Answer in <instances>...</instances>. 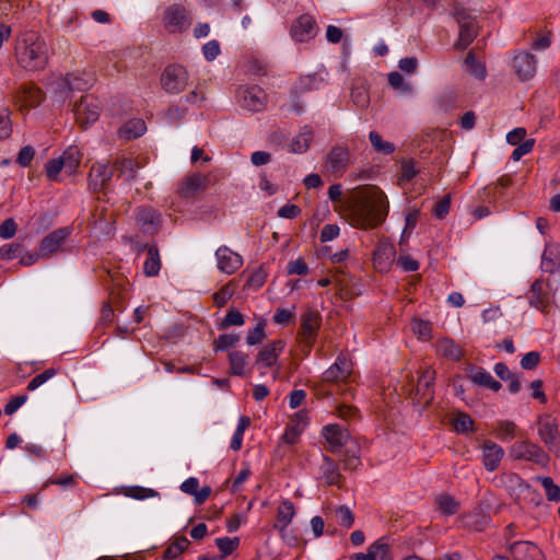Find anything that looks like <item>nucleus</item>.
<instances>
[{
  "label": "nucleus",
  "mask_w": 560,
  "mask_h": 560,
  "mask_svg": "<svg viewBox=\"0 0 560 560\" xmlns=\"http://www.w3.org/2000/svg\"><path fill=\"white\" fill-rule=\"evenodd\" d=\"M335 516L338 524L347 529L351 528L354 523L353 512L346 505L335 509Z\"/></svg>",
  "instance_id": "c03bdc74"
},
{
  "label": "nucleus",
  "mask_w": 560,
  "mask_h": 560,
  "mask_svg": "<svg viewBox=\"0 0 560 560\" xmlns=\"http://www.w3.org/2000/svg\"><path fill=\"white\" fill-rule=\"evenodd\" d=\"M57 374V370L55 369H47L43 373L36 375L28 384H27V390H35L40 385L46 383L48 380L54 377Z\"/></svg>",
  "instance_id": "864d4df0"
},
{
  "label": "nucleus",
  "mask_w": 560,
  "mask_h": 560,
  "mask_svg": "<svg viewBox=\"0 0 560 560\" xmlns=\"http://www.w3.org/2000/svg\"><path fill=\"white\" fill-rule=\"evenodd\" d=\"M439 511L444 515H454L458 511V503L450 494H440L435 500Z\"/></svg>",
  "instance_id": "58836bf2"
},
{
  "label": "nucleus",
  "mask_w": 560,
  "mask_h": 560,
  "mask_svg": "<svg viewBox=\"0 0 560 560\" xmlns=\"http://www.w3.org/2000/svg\"><path fill=\"white\" fill-rule=\"evenodd\" d=\"M388 83L396 90H400L402 92H411V86L406 83L404 77L399 72L389 73Z\"/></svg>",
  "instance_id": "4d7b16f0"
},
{
  "label": "nucleus",
  "mask_w": 560,
  "mask_h": 560,
  "mask_svg": "<svg viewBox=\"0 0 560 560\" xmlns=\"http://www.w3.org/2000/svg\"><path fill=\"white\" fill-rule=\"evenodd\" d=\"M373 560H393L390 546L384 538L377 539L369 547Z\"/></svg>",
  "instance_id": "e433bc0d"
},
{
  "label": "nucleus",
  "mask_w": 560,
  "mask_h": 560,
  "mask_svg": "<svg viewBox=\"0 0 560 560\" xmlns=\"http://www.w3.org/2000/svg\"><path fill=\"white\" fill-rule=\"evenodd\" d=\"M12 132L10 112L7 107H0V139H7Z\"/></svg>",
  "instance_id": "3c124183"
},
{
  "label": "nucleus",
  "mask_w": 560,
  "mask_h": 560,
  "mask_svg": "<svg viewBox=\"0 0 560 560\" xmlns=\"http://www.w3.org/2000/svg\"><path fill=\"white\" fill-rule=\"evenodd\" d=\"M62 170L65 171V166L60 156L58 159L49 160L46 163V174L50 180H57L58 175Z\"/></svg>",
  "instance_id": "5fc2aeb1"
},
{
  "label": "nucleus",
  "mask_w": 560,
  "mask_h": 560,
  "mask_svg": "<svg viewBox=\"0 0 560 560\" xmlns=\"http://www.w3.org/2000/svg\"><path fill=\"white\" fill-rule=\"evenodd\" d=\"M538 481L541 483L548 500L555 502L560 501V488L550 477H540L538 478Z\"/></svg>",
  "instance_id": "de8ad7c7"
},
{
  "label": "nucleus",
  "mask_w": 560,
  "mask_h": 560,
  "mask_svg": "<svg viewBox=\"0 0 560 560\" xmlns=\"http://www.w3.org/2000/svg\"><path fill=\"white\" fill-rule=\"evenodd\" d=\"M60 159L63 163L65 172L68 175H72L81 163L82 153L78 147L71 145L60 155Z\"/></svg>",
  "instance_id": "c85d7f7f"
},
{
  "label": "nucleus",
  "mask_w": 560,
  "mask_h": 560,
  "mask_svg": "<svg viewBox=\"0 0 560 560\" xmlns=\"http://www.w3.org/2000/svg\"><path fill=\"white\" fill-rule=\"evenodd\" d=\"M534 144H535L534 139H527L525 141H523L521 144H517V147L514 149L511 158L514 161H518L523 155L529 153L533 150Z\"/></svg>",
  "instance_id": "e2e57ef3"
},
{
  "label": "nucleus",
  "mask_w": 560,
  "mask_h": 560,
  "mask_svg": "<svg viewBox=\"0 0 560 560\" xmlns=\"http://www.w3.org/2000/svg\"><path fill=\"white\" fill-rule=\"evenodd\" d=\"M412 331L420 338V339H429L431 336V326L428 322L423 320H413L412 323Z\"/></svg>",
  "instance_id": "680f3d73"
},
{
  "label": "nucleus",
  "mask_w": 560,
  "mask_h": 560,
  "mask_svg": "<svg viewBox=\"0 0 560 560\" xmlns=\"http://www.w3.org/2000/svg\"><path fill=\"white\" fill-rule=\"evenodd\" d=\"M347 211L355 228H374L385 221L388 213V200L376 186L355 189L347 202Z\"/></svg>",
  "instance_id": "f257e3e1"
},
{
  "label": "nucleus",
  "mask_w": 560,
  "mask_h": 560,
  "mask_svg": "<svg viewBox=\"0 0 560 560\" xmlns=\"http://www.w3.org/2000/svg\"><path fill=\"white\" fill-rule=\"evenodd\" d=\"M161 258L156 245L148 247V258L143 264V272L147 277L158 276L161 269Z\"/></svg>",
  "instance_id": "7c9ffc66"
},
{
  "label": "nucleus",
  "mask_w": 560,
  "mask_h": 560,
  "mask_svg": "<svg viewBox=\"0 0 560 560\" xmlns=\"http://www.w3.org/2000/svg\"><path fill=\"white\" fill-rule=\"evenodd\" d=\"M350 163V152L345 147H334L325 159V167L329 173L343 174Z\"/></svg>",
  "instance_id": "ddd939ff"
},
{
  "label": "nucleus",
  "mask_w": 560,
  "mask_h": 560,
  "mask_svg": "<svg viewBox=\"0 0 560 560\" xmlns=\"http://www.w3.org/2000/svg\"><path fill=\"white\" fill-rule=\"evenodd\" d=\"M22 252V246L20 244H7L0 247V259L11 260L16 257Z\"/></svg>",
  "instance_id": "13d9d810"
},
{
  "label": "nucleus",
  "mask_w": 560,
  "mask_h": 560,
  "mask_svg": "<svg viewBox=\"0 0 560 560\" xmlns=\"http://www.w3.org/2000/svg\"><path fill=\"white\" fill-rule=\"evenodd\" d=\"M284 349V341L281 339L275 340L261 348L258 352L255 365L258 369L269 368L276 364L280 353Z\"/></svg>",
  "instance_id": "a211bd4d"
},
{
  "label": "nucleus",
  "mask_w": 560,
  "mask_h": 560,
  "mask_svg": "<svg viewBox=\"0 0 560 560\" xmlns=\"http://www.w3.org/2000/svg\"><path fill=\"white\" fill-rule=\"evenodd\" d=\"M560 259V246L557 244H548L545 247L541 257V270L542 272L552 273L559 268Z\"/></svg>",
  "instance_id": "a878e982"
},
{
  "label": "nucleus",
  "mask_w": 560,
  "mask_h": 560,
  "mask_svg": "<svg viewBox=\"0 0 560 560\" xmlns=\"http://www.w3.org/2000/svg\"><path fill=\"white\" fill-rule=\"evenodd\" d=\"M244 324V317L238 311L231 310L225 315L221 327L226 328L230 326H242Z\"/></svg>",
  "instance_id": "052dcab7"
},
{
  "label": "nucleus",
  "mask_w": 560,
  "mask_h": 560,
  "mask_svg": "<svg viewBox=\"0 0 560 560\" xmlns=\"http://www.w3.org/2000/svg\"><path fill=\"white\" fill-rule=\"evenodd\" d=\"M15 58L18 63L26 70H42L48 63V45L37 33L26 31L16 37Z\"/></svg>",
  "instance_id": "f03ea898"
},
{
  "label": "nucleus",
  "mask_w": 560,
  "mask_h": 560,
  "mask_svg": "<svg viewBox=\"0 0 560 560\" xmlns=\"http://www.w3.org/2000/svg\"><path fill=\"white\" fill-rule=\"evenodd\" d=\"M164 25L170 33H178L188 26L186 10L174 4L165 10Z\"/></svg>",
  "instance_id": "dca6fc26"
},
{
  "label": "nucleus",
  "mask_w": 560,
  "mask_h": 560,
  "mask_svg": "<svg viewBox=\"0 0 560 560\" xmlns=\"http://www.w3.org/2000/svg\"><path fill=\"white\" fill-rule=\"evenodd\" d=\"M512 67L521 81H528L533 79L537 71L536 57L527 51H518L512 60Z\"/></svg>",
  "instance_id": "9b49d317"
},
{
  "label": "nucleus",
  "mask_w": 560,
  "mask_h": 560,
  "mask_svg": "<svg viewBox=\"0 0 560 560\" xmlns=\"http://www.w3.org/2000/svg\"><path fill=\"white\" fill-rule=\"evenodd\" d=\"M373 149L383 154H392L395 151L394 143L385 141L377 131H371L369 135Z\"/></svg>",
  "instance_id": "ea45409f"
},
{
  "label": "nucleus",
  "mask_w": 560,
  "mask_h": 560,
  "mask_svg": "<svg viewBox=\"0 0 560 560\" xmlns=\"http://www.w3.org/2000/svg\"><path fill=\"white\" fill-rule=\"evenodd\" d=\"M125 494L127 497H130L136 500H144V499L158 497L159 492L153 489H150V488L135 486V487L127 488L125 491Z\"/></svg>",
  "instance_id": "09e8293b"
},
{
  "label": "nucleus",
  "mask_w": 560,
  "mask_h": 560,
  "mask_svg": "<svg viewBox=\"0 0 560 560\" xmlns=\"http://www.w3.org/2000/svg\"><path fill=\"white\" fill-rule=\"evenodd\" d=\"M100 102L92 96L82 97L80 103L74 107L75 119L83 127L95 122L100 117Z\"/></svg>",
  "instance_id": "9d476101"
},
{
  "label": "nucleus",
  "mask_w": 560,
  "mask_h": 560,
  "mask_svg": "<svg viewBox=\"0 0 560 560\" xmlns=\"http://www.w3.org/2000/svg\"><path fill=\"white\" fill-rule=\"evenodd\" d=\"M162 89L167 94H179L186 90L189 82V74L186 68L180 65L167 66L161 74Z\"/></svg>",
  "instance_id": "423d86ee"
},
{
  "label": "nucleus",
  "mask_w": 560,
  "mask_h": 560,
  "mask_svg": "<svg viewBox=\"0 0 560 560\" xmlns=\"http://www.w3.org/2000/svg\"><path fill=\"white\" fill-rule=\"evenodd\" d=\"M394 260V248L392 245L383 244L374 253V262L380 266L381 269L386 268L388 262Z\"/></svg>",
  "instance_id": "4c0bfd02"
},
{
  "label": "nucleus",
  "mask_w": 560,
  "mask_h": 560,
  "mask_svg": "<svg viewBox=\"0 0 560 560\" xmlns=\"http://www.w3.org/2000/svg\"><path fill=\"white\" fill-rule=\"evenodd\" d=\"M474 421L469 415L458 412L454 419V428L457 432L466 433L472 430Z\"/></svg>",
  "instance_id": "8fccbe9b"
},
{
  "label": "nucleus",
  "mask_w": 560,
  "mask_h": 560,
  "mask_svg": "<svg viewBox=\"0 0 560 560\" xmlns=\"http://www.w3.org/2000/svg\"><path fill=\"white\" fill-rule=\"evenodd\" d=\"M509 454L513 459L517 460H529L539 465L548 463V455L538 445L528 441L514 443Z\"/></svg>",
  "instance_id": "0eeeda50"
},
{
  "label": "nucleus",
  "mask_w": 560,
  "mask_h": 560,
  "mask_svg": "<svg viewBox=\"0 0 560 560\" xmlns=\"http://www.w3.org/2000/svg\"><path fill=\"white\" fill-rule=\"evenodd\" d=\"M215 257L219 270L226 275L234 273L243 265L242 256L228 246H220L215 250Z\"/></svg>",
  "instance_id": "4468645a"
},
{
  "label": "nucleus",
  "mask_w": 560,
  "mask_h": 560,
  "mask_svg": "<svg viewBox=\"0 0 560 560\" xmlns=\"http://www.w3.org/2000/svg\"><path fill=\"white\" fill-rule=\"evenodd\" d=\"M231 371L235 375H244L247 365V357L240 352L233 351L229 354Z\"/></svg>",
  "instance_id": "79ce46f5"
},
{
  "label": "nucleus",
  "mask_w": 560,
  "mask_h": 560,
  "mask_svg": "<svg viewBox=\"0 0 560 560\" xmlns=\"http://www.w3.org/2000/svg\"><path fill=\"white\" fill-rule=\"evenodd\" d=\"M481 459L488 471H494L504 456L503 448L493 441L487 440L481 444Z\"/></svg>",
  "instance_id": "f3484780"
},
{
  "label": "nucleus",
  "mask_w": 560,
  "mask_h": 560,
  "mask_svg": "<svg viewBox=\"0 0 560 560\" xmlns=\"http://www.w3.org/2000/svg\"><path fill=\"white\" fill-rule=\"evenodd\" d=\"M188 546H189V540L186 537H178L164 551L163 558L165 560H174L179 555H182L187 549Z\"/></svg>",
  "instance_id": "a19ab883"
},
{
  "label": "nucleus",
  "mask_w": 560,
  "mask_h": 560,
  "mask_svg": "<svg viewBox=\"0 0 560 560\" xmlns=\"http://www.w3.org/2000/svg\"><path fill=\"white\" fill-rule=\"evenodd\" d=\"M322 478L327 485H337L341 475L338 471L335 463L327 456H324V464L322 466Z\"/></svg>",
  "instance_id": "f704fd0d"
},
{
  "label": "nucleus",
  "mask_w": 560,
  "mask_h": 560,
  "mask_svg": "<svg viewBox=\"0 0 560 560\" xmlns=\"http://www.w3.org/2000/svg\"><path fill=\"white\" fill-rule=\"evenodd\" d=\"M304 431V423L298 422V423H290L284 434L282 435V441L285 444L293 445L299 441L300 435Z\"/></svg>",
  "instance_id": "49530a36"
},
{
  "label": "nucleus",
  "mask_w": 560,
  "mask_h": 560,
  "mask_svg": "<svg viewBox=\"0 0 560 560\" xmlns=\"http://www.w3.org/2000/svg\"><path fill=\"white\" fill-rule=\"evenodd\" d=\"M465 66L467 67V70L477 79L483 80L486 78V67L476 60L474 52L470 51L467 54Z\"/></svg>",
  "instance_id": "37998d69"
},
{
  "label": "nucleus",
  "mask_w": 560,
  "mask_h": 560,
  "mask_svg": "<svg viewBox=\"0 0 560 560\" xmlns=\"http://www.w3.org/2000/svg\"><path fill=\"white\" fill-rule=\"evenodd\" d=\"M453 14L459 26V34L454 44V48L463 50L470 45L478 35L476 19L467 9L459 7L454 8Z\"/></svg>",
  "instance_id": "20e7f679"
},
{
  "label": "nucleus",
  "mask_w": 560,
  "mask_h": 560,
  "mask_svg": "<svg viewBox=\"0 0 560 560\" xmlns=\"http://www.w3.org/2000/svg\"><path fill=\"white\" fill-rule=\"evenodd\" d=\"M456 95L452 91L442 93L436 100L435 104L440 110L447 112L455 106Z\"/></svg>",
  "instance_id": "603ef678"
},
{
  "label": "nucleus",
  "mask_w": 560,
  "mask_h": 560,
  "mask_svg": "<svg viewBox=\"0 0 560 560\" xmlns=\"http://www.w3.org/2000/svg\"><path fill=\"white\" fill-rule=\"evenodd\" d=\"M313 130L304 126L300 133L294 138L290 144V151L293 153H304L308 150L311 142L313 141Z\"/></svg>",
  "instance_id": "c756f323"
},
{
  "label": "nucleus",
  "mask_w": 560,
  "mask_h": 560,
  "mask_svg": "<svg viewBox=\"0 0 560 560\" xmlns=\"http://www.w3.org/2000/svg\"><path fill=\"white\" fill-rule=\"evenodd\" d=\"M435 372L431 368H427L418 380L417 387L412 394V400L422 409L428 407L434 398L433 383Z\"/></svg>",
  "instance_id": "6e6552de"
},
{
  "label": "nucleus",
  "mask_w": 560,
  "mask_h": 560,
  "mask_svg": "<svg viewBox=\"0 0 560 560\" xmlns=\"http://www.w3.org/2000/svg\"><path fill=\"white\" fill-rule=\"evenodd\" d=\"M237 98L240 105L250 112H260L265 109L267 105V95L265 91L257 85L240 88Z\"/></svg>",
  "instance_id": "1a4fd4ad"
},
{
  "label": "nucleus",
  "mask_w": 560,
  "mask_h": 560,
  "mask_svg": "<svg viewBox=\"0 0 560 560\" xmlns=\"http://www.w3.org/2000/svg\"><path fill=\"white\" fill-rule=\"evenodd\" d=\"M540 362V353L537 351H530L526 353L521 360V366L524 370H533Z\"/></svg>",
  "instance_id": "338daca9"
},
{
  "label": "nucleus",
  "mask_w": 560,
  "mask_h": 560,
  "mask_svg": "<svg viewBox=\"0 0 560 560\" xmlns=\"http://www.w3.org/2000/svg\"><path fill=\"white\" fill-rule=\"evenodd\" d=\"M302 329H303V334L306 338H311L315 335L316 332V329L318 328V325H319V315L317 312L315 311H306L303 315H302Z\"/></svg>",
  "instance_id": "72a5a7b5"
},
{
  "label": "nucleus",
  "mask_w": 560,
  "mask_h": 560,
  "mask_svg": "<svg viewBox=\"0 0 560 560\" xmlns=\"http://www.w3.org/2000/svg\"><path fill=\"white\" fill-rule=\"evenodd\" d=\"M436 350L439 354L452 360H459L463 357L462 348L448 338L439 340Z\"/></svg>",
  "instance_id": "473e14b6"
},
{
  "label": "nucleus",
  "mask_w": 560,
  "mask_h": 560,
  "mask_svg": "<svg viewBox=\"0 0 560 560\" xmlns=\"http://www.w3.org/2000/svg\"><path fill=\"white\" fill-rule=\"evenodd\" d=\"M323 434L329 444V451L337 452L347 445L350 440V433L338 424H329L323 429Z\"/></svg>",
  "instance_id": "412c9836"
},
{
  "label": "nucleus",
  "mask_w": 560,
  "mask_h": 560,
  "mask_svg": "<svg viewBox=\"0 0 560 560\" xmlns=\"http://www.w3.org/2000/svg\"><path fill=\"white\" fill-rule=\"evenodd\" d=\"M94 80L91 72H73L66 77V83L71 91H85L93 85Z\"/></svg>",
  "instance_id": "bb28decb"
},
{
  "label": "nucleus",
  "mask_w": 560,
  "mask_h": 560,
  "mask_svg": "<svg viewBox=\"0 0 560 560\" xmlns=\"http://www.w3.org/2000/svg\"><path fill=\"white\" fill-rule=\"evenodd\" d=\"M215 545L220 549L222 556L221 559L225 558L226 556L231 555L234 550H236L240 546V538L238 537H222L215 539Z\"/></svg>",
  "instance_id": "a18cd8bd"
},
{
  "label": "nucleus",
  "mask_w": 560,
  "mask_h": 560,
  "mask_svg": "<svg viewBox=\"0 0 560 560\" xmlns=\"http://www.w3.org/2000/svg\"><path fill=\"white\" fill-rule=\"evenodd\" d=\"M221 175L217 172L209 174L192 173L185 176L178 185V194L183 198H191L220 180Z\"/></svg>",
  "instance_id": "39448f33"
},
{
  "label": "nucleus",
  "mask_w": 560,
  "mask_h": 560,
  "mask_svg": "<svg viewBox=\"0 0 560 560\" xmlns=\"http://www.w3.org/2000/svg\"><path fill=\"white\" fill-rule=\"evenodd\" d=\"M136 219L140 230L151 235L158 232L161 224L160 214L149 208L138 209Z\"/></svg>",
  "instance_id": "b1692460"
},
{
  "label": "nucleus",
  "mask_w": 560,
  "mask_h": 560,
  "mask_svg": "<svg viewBox=\"0 0 560 560\" xmlns=\"http://www.w3.org/2000/svg\"><path fill=\"white\" fill-rule=\"evenodd\" d=\"M147 127L142 119H131L118 129V137L122 140H131L142 136Z\"/></svg>",
  "instance_id": "cd10ccee"
},
{
  "label": "nucleus",
  "mask_w": 560,
  "mask_h": 560,
  "mask_svg": "<svg viewBox=\"0 0 560 560\" xmlns=\"http://www.w3.org/2000/svg\"><path fill=\"white\" fill-rule=\"evenodd\" d=\"M113 168L107 163H96L89 174V187L92 191L102 190L112 179Z\"/></svg>",
  "instance_id": "6ab92c4d"
},
{
  "label": "nucleus",
  "mask_w": 560,
  "mask_h": 560,
  "mask_svg": "<svg viewBox=\"0 0 560 560\" xmlns=\"http://www.w3.org/2000/svg\"><path fill=\"white\" fill-rule=\"evenodd\" d=\"M526 298L532 307L542 312L548 308L551 300L560 306L559 289L552 290L548 278L535 280L526 293Z\"/></svg>",
  "instance_id": "7ed1b4c3"
},
{
  "label": "nucleus",
  "mask_w": 560,
  "mask_h": 560,
  "mask_svg": "<svg viewBox=\"0 0 560 560\" xmlns=\"http://www.w3.org/2000/svg\"><path fill=\"white\" fill-rule=\"evenodd\" d=\"M265 324L262 322L258 323L256 327L250 330L246 337V342L249 346L260 343L265 338Z\"/></svg>",
  "instance_id": "6e6d98bb"
},
{
  "label": "nucleus",
  "mask_w": 560,
  "mask_h": 560,
  "mask_svg": "<svg viewBox=\"0 0 560 560\" xmlns=\"http://www.w3.org/2000/svg\"><path fill=\"white\" fill-rule=\"evenodd\" d=\"M351 374V364L345 354H339L336 362L324 372L326 382L345 381Z\"/></svg>",
  "instance_id": "5701e85b"
},
{
  "label": "nucleus",
  "mask_w": 560,
  "mask_h": 560,
  "mask_svg": "<svg viewBox=\"0 0 560 560\" xmlns=\"http://www.w3.org/2000/svg\"><path fill=\"white\" fill-rule=\"evenodd\" d=\"M202 52L208 61L214 60L220 54V44L218 40H210L202 46Z\"/></svg>",
  "instance_id": "69168bd1"
},
{
  "label": "nucleus",
  "mask_w": 560,
  "mask_h": 560,
  "mask_svg": "<svg viewBox=\"0 0 560 560\" xmlns=\"http://www.w3.org/2000/svg\"><path fill=\"white\" fill-rule=\"evenodd\" d=\"M538 435L549 450L557 447L560 441L557 422L550 417L541 418L538 422Z\"/></svg>",
  "instance_id": "aec40b11"
},
{
  "label": "nucleus",
  "mask_w": 560,
  "mask_h": 560,
  "mask_svg": "<svg viewBox=\"0 0 560 560\" xmlns=\"http://www.w3.org/2000/svg\"><path fill=\"white\" fill-rule=\"evenodd\" d=\"M113 165L114 168L118 170V176L128 182L136 178L137 170L140 167L137 162L126 158L117 159Z\"/></svg>",
  "instance_id": "2f4dec72"
},
{
  "label": "nucleus",
  "mask_w": 560,
  "mask_h": 560,
  "mask_svg": "<svg viewBox=\"0 0 560 560\" xmlns=\"http://www.w3.org/2000/svg\"><path fill=\"white\" fill-rule=\"evenodd\" d=\"M291 35L296 42H306L316 35V22L310 14L299 16L291 26Z\"/></svg>",
  "instance_id": "2eb2a0df"
},
{
  "label": "nucleus",
  "mask_w": 560,
  "mask_h": 560,
  "mask_svg": "<svg viewBox=\"0 0 560 560\" xmlns=\"http://www.w3.org/2000/svg\"><path fill=\"white\" fill-rule=\"evenodd\" d=\"M18 225L12 218L5 219L0 225V236L4 240L11 238L16 233Z\"/></svg>",
  "instance_id": "774afa93"
},
{
  "label": "nucleus",
  "mask_w": 560,
  "mask_h": 560,
  "mask_svg": "<svg viewBox=\"0 0 560 560\" xmlns=\"http://www.w3.org/2000/svg\"><path fill=\"white\" fill-rule=\"evenodd\" d=\"M509 550L513 560H542L539 548L529 541H515Z\"/></svg>",
  "instance_id": "4be33fe9"
},
{
  "label": "nucleus",
  "mask_w": 560,
  "mask_h": 560,
  "mask_svg": "<svg viewBox=\"0 0 560 560\" xmlns=\"http://www.w3.org/2000/svg\"><path fill=\"white\" fill-rule=\"evenodd\" d=\"M351 98L353 103L360 107L364 108L369 105V95L363 88H354L351 92Z\"/></svg>",
  "instance_id": "0e129e2a"
},
{
  "label": "nucleus",
  "mask_w": 560,
  "mask_h": 560,
  "mask_svg": "<svg viewBox=\"0 0 560 560\" xmlns=\"http://www.w3.org/2000/svg\"><path fill=\"white\" fill-rule=\"evenodd\" d=\"M469 377L474 384L490 388L493 392H498L501 388V384L482 368L471 366L469 369Z\"/></svg>",
  "instance_id": "393cba45"
},
{
  "label": "nucleus",
  "mask_w": 560,
  "mask_h": 560,
  "mask_svg": "<svg viewBox=\"0 0 560 560\" xmlns=\"http://www.w3.org/2000/svg\"><path fill=\"white\" fill-rule=\"evenodd\" d=\"M70 235L67 228H61L52 231L43 238L39 245V255L42 258L48 259L56 254L65 244Z\"/></svg>",
  "instance_id": "f8f14e48"
},
{
  "label": "nucleus",
  "mask_w": 560,
  "mask_h": 560,
  "mask_svg": "<svg viewBox=\"0 0 560 560\" xmlns=\"http://www.w3.org/2000/svg\"><path fill=\"white\" fill-rule=\"evenodd\" d=\"M294 505L291 501L289 500H285L283 502H281V504L279 505L278 508V515H277V520H278V525L279 528L282 530L284 529L292 521L293 516H294Z\"/></svg>",
  "instance_id": "c9c22d12"
},
{
  "label": "nucleus",
  "mask_w": 560,
  "mask_h": 560,
  "mask_svg": "<svg viewBox=\"0 0 560 560\" xmlns=\"http://www.w3.org/2000/svg\"><path fill=\"white\" fill-rule=\"evenodd\" d=\"M238 339L240 337L234 334L220 335L219 338L215 340V349L226 350L233 347L238 341Z\"/></svg>",
  "instance_id": "bf43d9fd"
}]
</instances>
